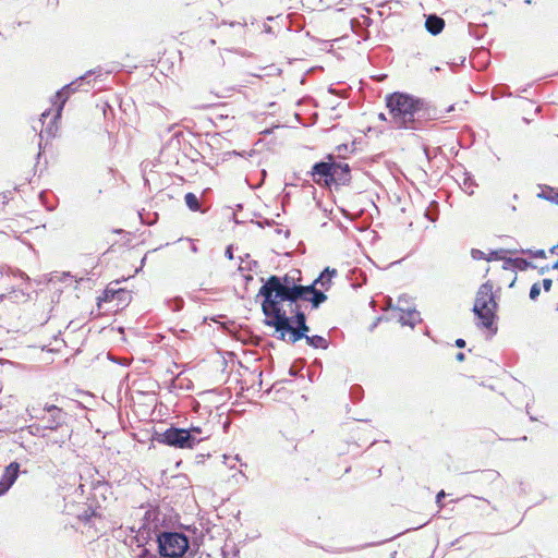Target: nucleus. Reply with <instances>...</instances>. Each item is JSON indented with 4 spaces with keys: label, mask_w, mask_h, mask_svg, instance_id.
I'll return each instance as SVG.
<instances>
[{
    "label": "nucleus",
    "mask_w": 558,
    "mask_h": 558,
    "mask_svg": "<svg viewBox=\"0 0 558 558\" xmlns=\"http://www.w3.org/2000/svg\"><path fill=\"white\" fill-rule=\"evenodd\" d=\"M399 299H404L402 302V306H411L409 299L407 296H400Z\"/></svg>",
    "instance_id": "e433bc0d"
},
{
    "label": "nucleus",
    "mask_w": 558,
    "mask_h": 558,
    "mask_svg": "<svg viewBox=\"0 0 558 558\" xmlns=\"http://www.w3.org/2000/svg\"><path fill=\"white\" fill-rule=\"evenodd\" d=\"M296 278L290 274L279 277L270 276L260 287L258 295L264 298L262 311L265 316L282 311L281 303L289 302V307L295 305V295L299 293Z\"/></svg>",
    "instance_id": "f03ea898"
},
{
    "label": "nucleus",
    "mask_w": 558,
    "mask_h": 558,
    "mask_svg": "<svg viewBox=\"0 0 558 558\" xmlns=\"http://www.w3.org/2000/svg\"><path fill=\"white\" fill-rule=\"evenodd\" d=\"M332 162L319 161L312 167L311 175L315 183L320 184L322 180L330 186Z\"/></svg>",
    "instance_id": "f8f14e48"
},
{
    "label": "nucleus",
    "mask_w": 558,
    "mask_h": 558,
    "mask_svg": "<svg viewBox=\"0 0 558 558\" xmlns=\"http://www.w3.org/2000/svg\"><path fill=\"white\" fill-rule=\"evenodd\" d=\"M505 253H507L506 250H497V251H492L489 252L487 255V262H490V260H497V259H502L505 263H506V257H505Z\"/></svg>",
    "instance_id": "a878e982"
},
{
    "label": "nucleus",
    "mask_w": 558,
    "mask_h": 558,
    "mask_svg": "<svg viewBox=\"0 0 558 558\" xmlns=\"http://www.w3.org/2000/svg\"><path fill=\"white\" fill-rule=\"evenodd\" d=\"M327 300V295L320 291L316 290L308 299L307 301L311 302L313 308L319 307L322 303H324Z\"/></svg>",
    "instance_id": "412c9836"
},
{
    "label": "nucleus",
    "mask_w": 558,
    "mask_h": 558,
    "mask_svg": "<svg viewBox=\"0 0 558 558\" xmlns=\"http://www.w3.org/2000/svg\"><path fill=\"white\" fill-rule=\"evenodd\" d=\"M546 270H548V267H546V268H542V269H541V274H544Z\"/></svg>",
    "instance_id": "c03bdc74"
},
{
    "label": "nucleus",
    "mask_w": 558,
    "mask_h": 558,
    "mask_svg": "<svg viewBox=\"0 0 558 558\" xmlns=\"http://www.w3.org/2000/svg\"><path fill=\"white\" fill-rule=\"evenodd\" d=\"M149 558H160V557H158L157 555H154V554H153V555H150V557H149Z\"/></svg>",
    "instance_id": "a18cd8bd"
},
{
    "label": "nucleus",
    "mask_w": 558,
    "mask_h": 558,
    "mask_svg": "<svg viewBox=\"0 0 558 558\" xmlns=\"http://www.w3.org/2000/svg\"><path fill=\"white\" fill-rule=\"evenodd\" d=\"M93 74V71H88L86 74H84L83 76H80L77 77L75 81L71 82L70 84L63 86L59 92H57L56 94V102L54 105H57V111L53 116V121H51L47 129H46V132L48 134H52L54 129H56V120L60 119L61 117V111L63 109V106L64 104L66 102L68 98L70 97V95L74 92H76L78 89V87L83 84V82L86 80L87 76L92 75Z\"/></svg>",
    "instance_id": "0eeeda50"
},
{
    "label": "nucleus",
    "mask_w": 558,
    "mask_h": 558,
    "mask_svg": "<svg viewBox=\"0 0 558 558\" xmlns=\"http://www.w3.org/2000/svg\"><path fill=\"white\" fill-rule=\"evenodd\" d=\"M126 294V291L125 290H122V289H118V290H112V289H109L107 288L104 292V298L100 299V301H111L113 300L116 296L117 298H120V295H125Z\"/></svg>",
    "instance_id": "5701e85b"
},
{
    "label": "nucleus",
    "mask_w": 558,
    "mask_h": 558,
    "mask_svg": "<svg viewBox=\"0 0 558 558\" xmlns=\"http://www.w3.org/2000/svg\"><path fill=\"white\" fill-rule=\"evenodd\" d=\"M471 256L473 259L475 260H480V259H485L487 260V254H485L484 252H482L481 250L478 248H472L471 250Z\"/></svg>",
    "instance_id": "bb28decb"
},
{
    "label": "nucleus",
    "mask_w": 558,
    "mask_h": 558,
    "mask_svg": "<svg viewBox=\"0 0 558 558\" xmlns=\"http://www.w3.org/2000/svg\"><path fill=\"white\" fill-rule=\"evenodd\" d=\"M510 267H513L519 270H525L527 268H534L535 266L524 258L517 257L506 259V265H504V269H509Z\"/></svg>",
    "instance_id": "4468645a"
},
{
    "label": "nucleus",
    "mask_w": 558,
    "mask_h": 558,
    "mask_svg": "<svg viewBox=\"0 0 558 558\" xmlns=\"http://www.w3.org/2000/svg\"><path fill=\"white\" fill-rule=\"evenodd\" d=\"M26 413L31 418H35L38 421H45L47 411H44V407L40 408L39 405L31 404L26 407Z\"/></svg>",
    "instance_id": "6ab92c4d"
},
{
    "label": "nucleus",
    "mask_w": 558,
    "mask_h": 558,
    "mask_svg": "<svg viewBox=\"0 0 558 558\" xmlns=\"http://www.w3.org/2000/svg\"><path fill=\"white\" fill-rule=\"evenodd\" d=\"M351 181V169L345 162H332L330 185H345Z\"/></svg>",
    "instance_id": "9d476101"
},
{
    "label": "nucleus",
    "mask_w": 558,
    "mask_h": 558,
    "mask_svg": "<svg viewBox=\"0 0 558 558\" xmlns=\"http://www.w3.org/2000/svg\"><path fill=\"white\" fill-rule=\"evenodd\" d=\"M225 254H226L227 258L232 259L233 258L232 246H228Z\"/></svg>",
    "instance_id": "2f4dec72"
},
{
    "label": "nucleus",
    "mask_w": 558,
    "mask_h": 558,
    "mask_svg": "<svg viewBox=\"0 0 558 558\" xmlns=\"http://www.w3.org/2000/svg\"><path fill=\"white\" fill-rule=\"evenodd\" d=\"M191 251H192L193 253H197V252H198V248H197L196 244H195V243H193V242H192V244H191Z\"/></svg>",
    "instance_id": "ea45409f"
},
{
    "label": "nucleus",
    "mask_w": 558,
    "mask_h": 558,
    "mask_svg": "<svg viewBox=\"0 0 558 558\" xmlns=\"http://www.w3.org/2000/svg\"><path fill=\"white\" fill-rule=\"evenodd\" d=\"M378 118L381 121H387V118H386L385 113H379Z\"/></svg>",
    "instance_id": "79ce46f5"
},
{
    "label": "nucleus",
    "mask_w": 558,
    "mask_h": 558,
    "mask_svg": "<svg viewBox=\"0 0 558 558\" xmlns=\"http://www.w3.org/2000/svg\"><path fill=\"white\" fill-rule=\"evenodd\" d=\"M289 374H290L291 376H296V374H298V373H296V371H295L293 367H291V368L289 369Z\"/></svg>",
    "instance_id": "a19ab883"
},
{
    "label": "nucleus",
    "mask_w": 558,
    "mask_h": 558,
    "mask_svg": "<svg viewBox=\"0 0 558 558\" xmlns=\"http://www.w3.org/2000/svg\"><path fill=\"white\" fill-rule=\"evenodd\" d=\"M444 27L445 21L442 17L436 14H430L426 17L425 28L429 34L436 36L442 32Z\"/></svg>",
    "instance_id": "ddd939ff"
},
{
    "label": "nucleus",
    "mask_w": 558,
    "mask_h": 558,
    "mask_svg": "<svg viewBox=\"0 0 558 558\" xmlns=\"http://www.w3.org/2000/svg\"><path fill=\"white\" fill-rule=\"evenodd\" d=\"M404 299H398L396 310L398 311L397 319L402 326L414 327L421 319V314L412 306H402Z\"/></svg>",
    "instance_id": "1a4fd4ad"
},
{
    "label": "nucleus",
    "mask_w": 558,
    "mask_h": 558,
    "mask_svg": "<svg viewBox=\"0 0 558 558\" xmlns=\"http://www.w3.org/2000/svg\"><path fill=\"white\" fill-rule=\"evenodd\" d=\"M390 123L398 130H423L429 121L438 118L437 109L428 101L410 94L395 92L386 96Z\"/></svg>",
    "instance_id": "f257e3e1"
},
{
    "label": "nucleus",
    "mask_w": 558,
    "mask_h": 558,
    "mask_svg": "<svg viewBox=\"0 0 558 558\" xmlns=\"http://www.w3.org/2000/svg\"><path fill=\"white\" fill-rule=\"evenodd\" d=\"M553 269H558V260L556 263L553 264L551 266Z\"/></svg>",
    "instance_id": "37998d69"
},
{
    "label": "nucleus",
    "mask_w": 558,
    "mask_h": 558,
    "mask_svg": "<svg viewBox=\"0 0 558 558\" xmlns=\"http://www.w3.org/2000/svg\"><path fill=\"white\" fill-rule=\"evenodd\" d=\"M50 114V111L49 110H46L45 112L41 113V121L43 123L45 122V119Z\"/></svg>",
    "instance_id": "4c0bfd02"
},
{
    "label": "nucleus",
    "mask_w": 558,
    "mask_h": 558,
    "mask_svg": "<svg viewBox=\"0 0 558 558\" xmlns=\"http://www.w3.org/2000/svg\"><path fill=\"white\" fill-rule=\"evenodd\" d=\"M155 439L163 445L180 448L192 449L195 447L196 438L190 435L186 428L169 427L163 433H156Z\"/></svg>",
    "instance_id": "423d86ee"
},
{
    "label": "nucleus",
    "mask_w": 558,
    "mask_h": 558,
    "mask_svg": "<svg viewBox=\"0 0 558 558\" xmlns=\"http://www.w3.org/2000/svg\"><path fill=\"white\" fill-rule=\"evenodd\" d=\"M541 293V286L539 283H534L531 289H530V299L531 300H536L537 296L539 295Z\"/></svg>",
    "instance_id": "cd10ccee"
},
{
    "label": "nucleus",
    "mask_w": 558,
    "mask_h": 558,
    "mask_svg": "<svg viewBox=\"0 0 558 558\" xmlns=\"http://www.w3.org/2000/svg\"><path fill=\"white\" fill-rule=\"evenodd\" d=\"M549 252H550L551 254H558V244L554 245V246L549 250Z\"/></svg>",
    "instance_id": "58836bf2"
},
{
    "label": "nucleus",
    "mask_w": 558,
    "mask_h": 558,
    "mask_svg": "<svg viewBox=\"0 0 558 558\" xmlns=\"http://www.w3.org/2000/svg\"><path fill=\"white\" fill-rule=\"evenodd\" d=\"M456 345H457L458 348H464V347H465V341H464L463 339H461V338H460V339H457V340H456Z\"/></svg>",
    "instance_id": "f704fd0d"
},
{
    "label": "nucleus",
    "mask_w": 558,
    "mask_h": 558,
    "mask_svg": "<svg viewBox=\"0 0 558 558\" xmlns=\"http://www.w3.org/2000/svg\"><path fill=\"white\" fill-rule=\"evenodd\" d=\"M289 312L294 315L295 327L292 326V317L288 316L287 311H279V314L272 313L269 316H266L265 325L274 327L277 336L280 340H286V335L290 333L289 341L291 343H295L299 340L307 337V331L310 330L306 325V316L303 311H301L300 304H295L290 306Z\"/></svg>",
    "instance_id": "7ed1b4c3"
},
{
    "label": "nucleus",
    "mask_w": 558,
    "mask_h": 558,
    "mask_svg": "<svg viewBox=\"0 0 558 558\" xmlns=\"http://www.w3.org/2000/svg\"><path fill=\"white\" fill-rule=\"evenodd\" d=\"M19 472L20 464L17 462H11L8 466H5L0 480V496L5 494L14 484L19 476Z\"/></svg>",
    "instance_id": "9b49d317"
},
{
    "label": "nucleus",
    "mask_w": 558,
    "mask_h": 558,
    "mask_svg": "<svg viewBox=\"0 0 558 558\" xmlns=\"http://www.w3.org/2000/svg\"><path fill=\"white\" fill-rule=\"evenodd\" d=\"M337 275V270L336 269H330L329 267H327L320 275L317 279H315L316 283L319 284L322 288L324 289H328L330 287V283H331V279L332 277H335Z\"/></svg>",
    "instance_id": "dca6fc26"
},
{
    "label": "nucleus",
    "mask_w": 558,
    "mask_h": 558,
    "mask_svg": "<svg viewBox=\"0 0 558 558\" xmlns=\"http://www.w3.org/2000/svg\"><path fill=\"white\" fill-rule=\"evenodd\" d=\"M150 555H151V554L149 553V550H148V549H146V548H144V549L142 550V553L140 554V558H149V557H150Z\"/></svg>",
    "instance_id": "72a5a7b5"
},
{
    "label": "nucleus",
    "mask_w": 558,
    "mask_h": 558,
    "mask_svg": "<svg viewBox=\"0 0 558 558\" xmlns=\"http://www.w3.org/2000/svg\"><path fill=\"white\" fill-rule=\"evenodd\" d=\"M2 300H3V294H0V301H2Z\"/></svg>",
    "instance_id": "49530a36"
},
{
    "label": "nucleus",
    "mask_w": 558,
    "mask_h": 558,
    "mask_svg": "<svg viewBox=\"0 0 558 558\" xmlns=\"http://www.w3.org/2000/svg\"><path fill=\"white\" fill-rule=\"evenodd\" d=\"M308 345L315 348V349H324L326 350L328 348V341L318 335L315 336H307L305 338Z\"/></svg>",
    "instance_id": "aec40b11"
},
{
    "label": "nucleus",
    "mask_w": 558,
    "mask_h": 558,
    "mask_svg": "<svg viewBox=\"0 0 558 558\" xmlns=\"http://www.w3.org/2000/svg\"><path fill=\"white\" fill-rule=\"evenodd\" d=\"M44 411H47L46 420L43 421L46 430H57L66 423L68 413L61 408L45 403Z\"/></svg>",
    "instance_id": "6e6552de"
},
{
    "label": "nucleus",
    "mask_w": 558,
    "mask_h": 558,
    "mask_svg": "<svg viewBox=\"0 0 558 558\" xmlns=\"http://www.w3.org/2000/svg\"><path fill=\"white\" fill-rule=\"evenodd\" d=\"M186 430L190 433L191 436H193V438H196L195 446L210 437V430L208 428L191 426L190 428H186Z\"/></svg>",
    "instance_id": "2eb2a0df"
},
{
    "label": "nucleus",
    "mask_w": 558,
    "mask_h": 558,
    "mask_svg": "<svg viewBox=\"0 0 558 558\" xmlns=\"http://www.w3.org/2000/svg\"><path fill=\"white\" fill-rule=\"evenodd\" d=\"M29 434L34 435V436H38V437H44L46 436L45 432H46V428L43 424H32L27 427Z\"/></svg>",
    "instance_id": "393cba45"
},
{
    "label": "nucleus",
    "mask_w": 558,
    "mask_h": 558,
    "mask_svg": "<svg viewBox=\"0 0 558 558\" xmlns=\"http://www.w3.org/2000/svg\"><path fill=\"white\" fill-rule=\"evenodd\" d=\"M493 288L494 287L490 281H486L481 284L476 292L473 306V313L478 319H481L482 326L487 329L493 327L496 318V311L498 308V303L496 301V295L493 292Z\"/></svg>",
    "instance_id": "20e7f679"
},
{
    "label": "nucleus",
    "mask_w": 558,
    "mask_h": 558,
    "mask_svg": "<svg viewBox=\"0 0 558 558\" xmlns=\"http://www.w3.org/2000/svg\"><path fill=\"white\" fill-rule=\"evenodd\" d=\"M446 496L444 490H440L436 496V502L440 506L441 499Z\"/></svg>",
    "instance_id": "473e14b6"
},
{
    "label": "nucleus",
    "mask_w": 558,
    "mask_h": 558,
    "mask_svg": "<svg viewBox=\"0 0 558 558\" xmlns=\"http://www.w3.org/2000/svg\"><path fill=\"white\" fill-rule=\"evenodd\" d=\"M183 304H184L183 300L181 298H177L172 301V304L170 305V307L173 312H179L182 310Z\"/></svg>",
    "instance_id": "c85d7f7f"
},
{
    "label": "nucleus",
    "mask_w": 558,
    "mask_h": 558,
    "mask_svg": "<svg viewBox=\"0 0 558 558\" xmlns=\"http://www.w3.org/2000/svg\"><path fill=\"white\" fill-rule=\"evenodd\" d=\"M551 283H553L551 279H544L543 280V288H544V290L545 291H549L550 288H551Z\"/></svg>",
    "instance_id": "7c9ffc66"
},
{
    "label": "nucleus",
    "mask_w": 558,
    "mask_h": 558,
    "mask_svg": "<svg viewBox=\"0 0 558 558\" xmlns=\"http://www.w3.org/2000/svg\"><path fill=\"white\" fill-rule=\"evenodd\" d=\"M316 281L314 280L313 283L308 286H299V293L295 295V304H299L298 302L300 300L307 301V299L317 290L316 289Z\"/></svg>",
    "instance_id": "f3484780"
},
{
    "label": "nucleus",
    "mask_w": 558,
    "mask_h": 558,
    "mask_svg": "<svg viewBox=\"0 0 558 558\" xmlns=\"http://www.w3.org/2000/svg\"><path fill=\"white\" fill-rule=\"evenodd\" d=\"M463 185H464L465 190L472 189L474 185V182L470 177H466V178H464Z\"/></svg>",
    "instance_id": "c756f323"
},
{
    "label": "nucleus",
    "mask_w": 558,
    "mask_h": 558,
    "mask_svg": "<svg viewBox=\"0 0 558 558\" xmlns=\"http://www.w3.org/2000/svg\"><path fill=\"white\" fill-rule=\"evenodd\" d=\"M185 204L192 211L201 210V205L197 196L194 193H186L184 196Z\"/></svg>",
    "instance_id": "4be33fe9"
},
{
    "label": "nucleus",
    "mask_w": 558,
    "mask_h": 558,
    "mask_svg": "<svg viewBox=\"0 0 558 558\" xmlns=\"http://www.w3.org/2000/svg\"><path fill=\"white\" fill-rule=\"evenodd\" d=\"M158 551L161 557L181 558L189 549V538L180 532H163L157 536Z\"/></svg>",
    "instance_id": "39448f33"
},
{
    "label": "nucleus",
    "mask_w": 558,
    "mask_h": 558,
    "mask_svg": "<svg viewBox=\"0 0 558 558\" xmlns=\"http://www.w3.org/2000/svg\"><path fill=\"white\" fill-rule=\"evenodd\" d=\"M522 253V254H527L530 257L532 258H546V252L544 250H521V251H510V253L512 254H515V253Z\"/></svg>",
    "instance_id": "b1692460"
},
{
    "label": "nucleus",
    "mask_w": 558,
    "mask_h": 558,
    "mask_svg": "<svg viewBox=\"0 0 558 558\" xmlns=\"http://www.w3.org/2000/svg\"><path fill=\"white\" fill-rule=\"evenodd\" d=\"M538 197L544 198L553 204H558V190L544 186L541 189V192L537 194Z\"/></svg>",
    "instance_id": "a211bd4d"
},
{
    "label": "nucleus",
    "mask_w": 558,
    "mask_h": 558,
    "mask_svg": "<svg viewBox=\"0 0 558 558\" xmlns=\"http://www.w3.org/2000/svg\"><path fill=\"white\" fill-rule=\"evenodd\" d=\"M456 359L459 361V362H462L464 361L465 359V355L463 352H459L457 355H456Z\"/></svg>",
    "instance_id": "c9c22d12"
}]
</instances>
